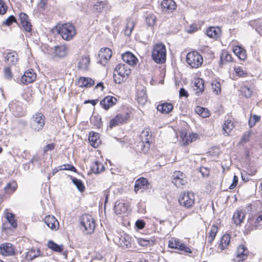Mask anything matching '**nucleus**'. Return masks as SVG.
Instances as JSON below:
<instances>
[{"instance_id":"obj_49","label":"nucleus","mask_w":262,"mask_h":262,"mask_svg":"<svg viewBox=\"0 0 262 262\" xmlns=\"http://www.w3.org/2000/svg\"><path fill=\"white\" fill-rule=\"evenodd\" d=\"M195 111L200 116L203 118L209 117L210 115L209 112L207 109L199 106L196 107Z\"/></svg>"},{"instance_id":"obj_23","label":"nucleus","mask_w":262,"mask_h":262,"mask_svg":"<svg viewBox=\"0 0 262 262\" xmlns=\"http://www.w3.org/2000/svg\"><path fill=\"white\" fill-rule=\"evenodd\" d=\"M45 222L48 227L52 230H56L58 228L59 223L53 215H48L45 219Z\"/></svg>"},{"instance_id":"obj_4","label":"nucleus","mask_w":262,"mask_h":262,"mask_svg":"<svg viewBox=\"0 0 262 262\" xmlns=\"http://www.w3.org/2000/svg\"><path fill=\"white\" fill-rule=\"evenodd\" d=\"M186 60L192 68H198L202 66L203 58L199 52L194 51L187 53Z\"/></svg>"},{"instance_id":"obj_56","label":"nucleus","mask_w":262,"mask_h":262,"mask_svg":"<svg viewBox=\"0 0 262 262\" xmlns=\"http://www.w3.org/2000/svg\"><path fill=\"white\" fill-rule=\"evenodd\" d=\"M8 10V7L3 0H0V14H5Z\"/></svg>"},{"instance_id":"obj_16","label":"nucleus","mask_w":262,"mask_h":262,"mask_svg":"<svg viewBox=\"0 0 262 262\" xmlns=\"http://www.w3.org/2000/svg\"><path fill=\"white\" fill-rule=\"evenodd\" d=\"M36 78V74L33 70H28L25 72L21 76V82L25 84L31 83L35 81Z\"/></svg>"},{"instance_id":"obj_30","label":"nucleus","mask_w":262,"mask_h":262,"mask_svg":"<svg viewBox=\"0 0 262 262\" xmlns=\"http://www.w3.org/2000/svg\"><path fill=\"white\" fill-rule=\"evenodd\" d=\"M127 211V207L124 203L117 201L114 206V211L117 215L125 213Z\"/></svg>"},{"instance_id":"obj_15","label":"nucleus","mask_w":262,"mask_h":262,"mask_svg":"<svg viewBox=\"0 0 262 262\" xmlns=\"http://www.w3.org/2000/svg\"><path fill=\"white\" fill-rule=\"evenodd\" d=\"M118 242L120 246L129 248L132 247V237L128 234L123 232L118 237Z\"/></svg>"},{"instance_id":"obj_53","label":"nucleus","mask_w":262,"mask_h":262,"mask_svg":"<svg viewBox=\"0 0 262 262\" xmlns=\"http://www.w3.org/2000/svg\"><path fill=\"white\" fill-rule=\"evenodd\" d=\"M260 120V117L256 115H253L252 117H251L248 121L249 126L250 128H252L256 123L259 122Z\"/></svg>"},{"instance_id":"obj_44","label":"nucleus","mask_w":262,"mask_h":262,"mask_svg":"<svg viewBox=\"0 0 262 262\" xmlns=\"http://www.w3.org/2000/svg\"><path fill=\"white\" fill-rule=\"evenodd\" d=\"M145 21L148 26L152 27L156 23V16L153 13L146 12Z\"/></svg>"},{"instance_id":"obj_43","label":"nucleus","mask_w":262,"mask_h":262,"mask_svg":"<svg viewBox=\"0 0 262 262\" xmlns=\"http://www.w3.org/2000/svg\"><path fill=\"white\" fill-rule=\"evenodd\" d=\"M17 185L15 182L8 183L4 187V190L6 193L11 194L16 190Z\"/></svg>"},{"instance_id":"obj_54","label":"nucleus","mask_w":262,"mask_h":262,"mask_svg":"<svg viewBox=\"0 0 262 262\" xmlns=\"http://www.w3.org/2000/svg\"><path fill=\"white\" fill-rule=\"evenodd\" d=\"M59 170H69L73 172H76V168L71 164H66L59 167Z\"/></svg>"},{"instance_id":"obj_50","label":"nucleus","mask_w":262,"mask_h":262,"mask_svg":"<svg viewBox=\"0 0 262 262\" xmlns=\"http://www.w3.org/2000/svg\"><path fill=\"white\" fill-rule=\"evenodd\" d=\"M15 215L12 213L8 212L6 214V219L8 222L10 224L11 226L15 228L17 226L16 220H15Z\"/></svg>"},{"instance_id":"obj_19","label":"nucleus","mask_w":262,"mask_h":262,"mask_svg":"<svg viewBox=\"0 0 262 262\" xmlns=\"http://www.w3.org/2000/svg\"><path fill=\"white\" fill-rule=\"evenodd\" d=\"M249 254V250L243 245H239L236 250V255L239 258L238 261H243L246 259Z\"/></svg>"},{"instance_id":"obj_36","label":"nucleus","mask_w":262,"mask_h":262,"mask_svg":"<svg viewBox=\"0 0 262 262\" xmlns=\"http://www.w3.org/2000/svg\"><path fill=\"white\" fill-rule=\"evenodd\" d=\"M40 251L39 249L35 250V249H31L26 252L25 258L27 260H32L34 258L40 255Z\"/></svg>"},{"instance_id":"obj_57","label":"nucleus","mask_w":262,"mask_h":262,"mask_svg":"<svg viewBox=\"0 0 262 262\" xmlns=\"http://www.w3.org/2000/svg\"><path fill=\"white\" fill-rule=\"evenodd\" d=\"M121 125L120 122H119L117 119H116V117L115 116L114 118L111 119L109 123V127L110 128H113L114 127Z\"/></svg>"},{"instance_id":"obj_13","label":"nucleus","mask_w":262,"mask_h":262,"mask_svg":"<svg viewBox=\"0 0 262 262\" xmlns=\"http://www.w3.org/2000/svg\"><path fill=\"white\" fill-rule=\"evenodd\" d=\"M117 99L113 96H106L100 102V106L105 111H108L116 104Z\"/></svg>"},{"instance_id":"obj_51","label":"nucleus","mask_w":262,"mask_h":262,"mask_svg":"<svg viewBox=\"0 0 262 262\" xmlns=\"http://www.w3.org/2000/svg\"><path fill=\"white\" fill-rule=\"evenodd\" d=\"M241 92L245 97H250L253 93V89L248 85H244L241 88Z\"/></svg>"},{"instance_id":"obj_63","label":"nucleus","mask_w":262,"mask_h":262,"mask_svg":"<svg viewBox=\"0 0 262 262\" xmlns=\"http://www.w3.org/2000/svg\"><path fill=\"white\" fill-rule=\"evenodd\" d=\"M4 75L6 78L10 79L12 77L11 69L9 67H6L4 70Z\"/></svg>"},{"instance_id":"obj_48","label":"nucleus","mask_w":262,"mask_h":262,"mask_svg":"<svg viewBox=\"0 0 262 262\" xmlns=\"http://www.w3.org/2000/svg\"><path fill=\"white\" fill-rule=\"evenodd\" d=\"M233 123L231 121L226 120L223 125V134L229 135L230 132L232 129Z\"/></svg>"},{"instance_id":"obj_26","label":"nucleus","mask_w":262,"mask_h":262,"mask_svg":"<svg viewBox=\"0 0 262 262\" xmlns=\"http://www.w3.org/2000/svg\"><path fill=\"white\" fill-rule=\"evenodd\" d=\"M234 54L241 60H245L247 58L246 50L242 46H236L233 48Z\"/></svg>"},{"instance_id":"obj_33","label":"nucleus","mask_w":262,"mask_h":262,"mask_svg":"<svg viewBox=\"0 0 262 262\" xmlns=\"http://www.w3.org/2000/svg\"><path fill=\"white\" fill-rule=\"evenodd\" d=\"M245 217V214L243 210L236 211L232 216V220L236 225H240Z\"/></svg>"},{"instance_id":"obj_9","label":"nucleus","mask_w":262,"mask_h":262,"mask_svg":"<svg viewBox=\"0 0 262 262\" xmlns=\"http://www.w3.org/2000/svg\"><path fill=\"white\" fill-rule=\"evenodd\" d=\"M152 135L150 129L148 128H145L141 133L140 138L143 144V148L142 150L144 152L147 151L150 147V139H151Z\"/></svg>"},{"instance_id":"obj_8","label":"nucleus","mask_w":262,"mask_h":262,"mask_svg":"<svg viewBox=\"0 0 262 262\" xmlns=\"http://www.w3.org/2000/svg\"><path fill=\"white\" fill-rule=\"evenodd\" d=\"M172 182L178 188H182L187 183L185 174L180 171H175L172 175Z\"/></svg>"},{"instance_id":"obj_41","label":"nucleus","mask_w":262,"mask_h":262,"mask_svg":"<svg viewBox=\"0 0 262 262\" xmlns=\"http://www.w3.org/2000/svg\"><path fill=\"white\" fill-rule=\"evenodd\" d=\"M90 123L97 128H100L102 126L101 117L99 115H92L90 118Z\"/></svg>"},{"instance_id":"obj_27","label":"nucleus","mask_w":262,"mask_h":262,"mask_svg":"<svg viewBox=\"0 0 262 262\" xmlns=\"http://www.w3.org/2000/svg\"><path fill=\"white\" fill-rule=\"evenodd\" d=\"M195 93L199 96L202 94L204 90V81L202 78H197L195 80L193 86Z\"/></svg>"},{"instance_id":"obj_38","label":"nucleus","mask_w":262,"mask_h":262,"mask_svg":"<svg viewBox=\"0 0 262 262\" xmlns=\"http://www.w3.org/2000/svg\"><path fill=\"white\" fill-rule=\"evenodd\" d=\"M104 169L103 164L98 161H96L91 167V171L95 174H98L103 171Z\"/></svg>"},{"instance_id":"obj_59","label":"nucleus","mask_w":262,"mask_h":262,"mask_svg":"<svg viewBox=\"0 0 262 262\" xmlns=\"http://www.w3.org/2000/svg\"><path fill=\"white\" fill-rule=\"evenodd\" d=\"M196 138V136L195 134H192L189 135V138H186V140L183 139V143L184 145H187L189 143L193 142V141L195 140Z\"/></svg>"},{"instance_id":"obj_3","label":"nucleus","mask_w":262,"mask_h":262,"mask_svg":"<svg viewBox=\"0 0 262 262\" xmlns=\"http://www.w3.org/2000/svg\"><path fill=\"white\" fill-rule=\"evenodd\" d=\"M58 33L63 39L68 41L73 39L76 33L74 26L70 23H66L60 26Z\"/></svg>"},{"instance_id":"obj_34","label":"nucleus","mask_w":262,"mask_h":262,"mask_svg":"<svg viewBox=\"0 0 262 262\" xmlns=\"http://www.w3.org/2000/svg\"><path fill=\"white\" fill-rule=\"evenodd\" d=\"M108 8V5L105 3L100 1L97 2L93 8V11L94 12L102 13L106 11Z\"/></svg>"},{"instance_id":"obj_24","label":"nucleus","mask_w":262,"mask_h":262,"mask_svg":"<svg viewBox=\"0 0 262 262\" xmlns=\"http://www.w3.org/2000/svg\"><path fill=\"white\" fill-rule=\"evenodd\" d=\"M5 61L9 65H15L18 61V56L15 51L7 53L4 56Z\"/></svg>"},{"instance_id":"obj_6","label":"nucleus","mask_w":262,"mask_h":262,"mask_svg":"<svg viewBox=\"0 0 262 262\" xmlns=\"http://www.w3.org/2000/svg\"><path fill=\"white\" fill-rule=\"evenodd\" d=\"M168 247L178 250L179 251L178 253L182 254L192 253V251L184 243H181L179 239L175 238H171L169 241Z\"/></svg>"},{"instance_id":"obj_31","label":"nucleus","mask_w":262,"mask_h":262,"mask_svg":"<svg viewBox=\"0 0 262 262\" xmlns=\"http://www.w3.org/2000/svg\"><path fill=\"white\" fill-rule=\"evenodd\" d=\"M89 141L91 145L96 148L97 147L100 143L99 134L94 132H90L88 138Z\"/></svg>"},{"instance_id":"obj_37","label":"nucleus","mask_w":262,"mask_h":262,"mask_svg":"<svg viewBox=\"0 0 262 262\" xmlns=\"http://www.w3.org/2000/svg\"><path fill=\"white\" fill-rule=\"evenodd\" d=\"M221 30L219 28L209 27L206 31V35L210 38H217L220 36Z\"/></svg>"},{"instance_id":"obj_64","label":"nucleus","mask_w":262,"mask_h":262,"mask_svg":"<svg viewBox=\"0 0 262 262\" xmlns=\"http://www.w3.org/2000/svg\"><path fill=\"white\" fill-rule=\"evenodd\" d=\"M189 96L188 92L184 88H182L179 90V97L187 98Z\"/></svg>"},{"instance_id":"obj_60","label":"nucleus","mask_w":262,"mask_h":262,"mask_svg":"<svg viewBox=\"0 0 262 262\" xmlns=\"http://www.w3.org/2000/svg\"><path fill=\"white\" fill-rule=\"evenodd\" d=\"M145 223L143 220H138L135 223V227L139 230L143 229L145 227Z\"/></svg>"},{"instance_id":"obj_46","label":"nucleus","mask_w":262,"mask_h":262,"mask_svg":"<svg viewBox=\"0 0 262 262\" xmlns=\"http://www.w3.org/2000/svg\"><path fill=\"white\" fill-rule=\"evenodd\" d=\"M218 231V227L216 225H213L211 228L210 231V233L208 236V242L212 244L213 241H214L216 233Z\"/></svg>"},{"instance_id":"obj_58","label":"nucleus","mask_w":262,"mask_h":262,"mask_svg":"<svg viewBox=\"0 0 262 262\" xmlns=\"http://www.w3.org/2000/svg\"><path fill=\"white\" fill-rule=\"evenodd\" d=\"M121 125L120 122H119L117 119H116V117L115 116L114 118L111 119L109 123V127L110 128H113L114 127Z\"/></svg>"},{"instance_id":"obj_32","label":"nucleus","mask_w":262,"mask_h":262,"mask_svg":"<svg viewBox=\"0 0 262 262\" xmlns=\"http://www.w3.org/2000/svg\"><path fill=\"white\" fill-rule=\"evenodd\" d=\"M90 63V58L89 56L82 57L78 62V68L80 70L87 71L89 68Z\"/></svg>"},{"instance_id":"obj_11","label":"nucleus","mask_w":262,"mask_h":262,"mask_svg":"<svg viewBox=\"0 0 262 262\" xmlns=\"http://www.w3.org/2000/svg\"><path fill=\"white\" fill-rule=\"evenodd\" d=\"M19 20L24 30L26 32L31 33L32 26L28 15L25 13L21 12L19 14Z\"/></svg>"},{"instance_id":"obj_12","label":"nucleus","mask_w":262,"mask_h":262,"mask_svg":"<svg viewBox=\"0 0 262 262\" xmlns=\"http://www.w3.org/2000/svg\"><path fill=\"white\" fill-rule=\"evenodd\" d=\"M151 188V185L148 181L147 179L141 177L138 179L135 183L134 191L137 193L140 189L148 190Z\"/></svg>"},{"instance_id":"obj_45","label":"nucleus","mask_w":262,"mask_h":262,"mask_svg":"<svg viewBox=\"0 0 262 262\" xmlns=\"http://www.w3.org/2000/svg\"><path fill=\"white\" fill-rule=\"evenodd\" d=\"M71 179L73 183L76 186L79 191L82 192L85 190V186L81 180L73 177H71Z\"/></svg>"},{"instance_id":"obj_52","label":"nucleus","mask_w":262,"mask_h":262,"mask_svg":"<svg viewBox=\"0 0 262 262\" xmlns=\"http://www.w3.org/2000/svg\"><path fill=\"white\" fill-rule=\"evenodd\" d=\"M13 23H16L18 24L16 17L11 15L9 16L3 22V26H10Z\"/></svg>"},{"instance_id":"obj_29","label":"nucleus","mask_w":262,"mask_h":262,"mask_svg":"<svg viewBox=\"0 0 262 262\" xmlns=\"http://www.w3.org/2000/svg\"><path fill=\"white\" fill-rule=\"evenodd\" d=\"M95 84V81L89 77H80L78 81V85L80 87L90 88Z\"/></svg>"},{"instance_id":"obj_61","label":"nucleus","mask_w":262,"mask_h":262,"mask_svg":"<svg viewBox=\"0 0 262 262\" xmlns=\"http://www.w3.org/2000/svg\"><path fill=\"white\" fill-rule=\"evenodd\" d=\"M200 172L203 177H207L210 173V169L205 167H201L200 169Z\"/></svg>"},{"instance_id":"obj_25","label":"nucleus","mask_w":262,"mask_h":262,"mask_svg":"<svg viewBox=\"0 0 262 262\" xmlns=\"http://www.w3.org/2000/svg\"><path fill=\"white\" fill-rule=\"evenodd\" d=\"M173 108V105L169 102L161 103L157 106V110L162 114H168L172 111Z\"/></svg>"},{"instance_id":"obj_62","label":"nucleus","mask_w":262,"mask_h":262,"mask_svg":"<svg viewBox=\"0 0 262 262\" xmlns=\"http://www.w3.org/2000/svg\"><path fill=\"white\" fill-rule=\"evenodd\" d=\"M238 177L236 175L233 176V178L232 180V182L231 185L229 186V188L230 189H234L237 185L238 183Z\"/></svg>"},{"instance_id":"obj_14","label":"nucleus","mask_w":262,"mask_h":262,"mask_svg":"<svg viewBox=\"0 0 262 262\" xmlns=\"http://www.w3.org/2000/svg\"><path fill=\"white\" fill-rule=\"evenodd\" d=\"M112 55V52L110 49L108 48L101 49L98 54L99 63L102 65H105Z\"/></svg>"},{"instance_id":"obj_21","label":"nucleus","mask_w":262,"mask_h":262,"mask_svg":"<svg viewBox=\"0 0 262 262\" xmlns=\"http://www.w3.org/2000/svg\"><path fill=\"white\" fill-rule=\"evenodd\" d=\"M68 47L66 45H59L54 47V56L59 58H63L68 53Z\"/></svg>"},{"instance_id":"obj_18","label":"nucleus","mask_w":262,"mask_h":262,"mask_svg":"<svg viewBox=\"0 0 262 262\" xmlns=\"http://www.w3.org/2000/svg\"><path fill=\"white\" fill-rule=\"evenodd\" d=\"M114 73L117 74L122 78H124L125 76H128L131 72L130 69H128L126 65L120 63L116 66Z\"/></svg>"},{"instance_id":"obj_20","label":"nucleus","mask_w":262,"mask_h":262,"mask_svg":"<svg viewBox=\"0 0 262 262\" xmlns=\"http://www.w3.org/2000/svg\"><path fill=\"white\" fill-rule=\"evenodd\" d=\"M246 226L252 230H259L262 228V223H261V221L258 219L251 217L248 219Z\"/></svg>"},{"instance_id":"obj_47","label":"nucleus","mask_w":262,"mask_h":262,"mask_svg":"<svg viewBox=\"0 0 262 262\" xmlns=\"http://www.w3.org/2000/svg\"><path fill=\"white\" fill-rule=\"evenodd\" d=\"M211 86L213 92L216 95H219L221 92V85L219 80L214 79L211 82Z\"/></svg>"},{"instance_id":"obj_10","label":"nucleus","mask_w":262,"mask_h":262,"mask_svg":"<svg viewBox=\"0 0 262 262\" xmlns=\"http://www.w3.org/2000/svg\"><path fill=\"white\" fill-rule=\"evenodd\" d=\"M16 249L11 243H4L0 245V254L5 256L15 255Z\"/></svg>"},{"instance_id":"obj_42","label":"nucleus","mask_w":262,"mask_h":262,"mask_svg":"<svg viewBox=\"0 0 262 262\" xmlns=\"http://www.w3.org/2000/svg\"><path fill=\"white\" fill-rule=\"evenodd\" d=\"M48 247L55 252H61L63 251L62 245H58L53 241H49L48 243Z\"/></svg>"},{"instance_id":"obj_22","label":"nucleus","mask_w":262,"mask_h":262,"mask_svg":"<svg viewBox=\"0 0 262 262\" xmlns=\"http://www.w3.org/2000/svg\"><path fill=\"white\" fill-rule=\"evenodd\" d=\"M161 5L163 11L168 12H171L177 7L175 2L173 0H163Z\"/></svg>"},{"instance_id":"obj_39","label":"nucleus","mask_w":262,"mask_h":262,"mask_svg":"<svg viewBox=\"0 0 262 262\" xmlns=\"http://www.w3.org/2000/svg\"><path fill=\"white\" fill-rule=\"evenodd\" d=\"M232 61V58L231 55L229 54L227 51H223L220 57V66L222 67L224 64L231 62Z\"/></svg>"},{"instance_id":"obj_40","label":"nucleus","mask_w":262,"mask_h":262,"mask_svg":"<svg viewBox=\"0 0 262 262\" xmlns=\"http://www.w3.org/2000/svg\"><path fill=\"white\" fill-rule=\"evenodd\" d=\"M115 116L116 117V119L120 122L121 124L126 123L128 121L130 117L129 114L126 112L118 113Z\"/></svg>"},{"instance_id":"obj_5","label":"nucleus","mask_w":262,"mask_h":262,"mask_svg":"<svg viewBox=\"0 0 262 262\" xmlns=\"http://www.w3.org/2000/svg\"><path fill=\"white\" fill-rule=\"evenodd\" d=\"M80 224L84 228L87 234L93 233L96 226L94 219L89 214H84L81 216Z\"/></svg>"},{"instance_id":"obj_28","label":"nucleus","mask_w":262,"mask_h":262,"mask_svg":"<svg viewBox=\"0 0 262 262\" xmlns=\"http://www.w3.org/2000/svg\"><path fill=\"white\" fill-rule=\"evenodd\" d=\"M9 107L13 111L16 117H20L24 115L23 107L19 104L12 102L9 104Z\"/></svg>"},{"instance_id":"obj_17","label":"nucleus","mask_w":262,"mask_h":262,"mask_svg":"<svg viewBox=\"0 0 262 262\" xmlns=\"http://www.w3.org/2000/svg\"><path fill=\"white\" fill-rule=\"evenodd\" d=\"M122 60L129 65L136 66L138 61L136 56L130 52H126L122 55Z\"/></svg>"},{"instance_id":"obj_7","label":"nucleus","mask_w":262,"mask_h":262,"mask_svg":"<svg viewBox=\"0 0 262 262\" xmlns=\"http://www.w3.org/2000/svg\"><path fill=\"white\" fill-rule=\"evenodd\" d=\"M194 196L192 192H184L180 194L179 198V202L180 205L189 208L194 204Z\"/></svg>"},{"instance_id":"obj_55","label":"nucleus","mask_w":262,"mask_h":262,"mask_svg":"<svg viewBox=\"0 0 262 262\" xmlns=\"http://www.w3.org/2000/svg\"><path fill=\"white\" fill-rule=\"evenodd\" d=\"M136 240L137 243L142 247H146L148 245H149L150 244V241L148 239L141 238V237H138L136 238Z\"/></svg>"},{"instance_id":"obj_1","label":"nucleus","mask_w":262,"mask_h":262,"mask_svg":"<svg viewBox=\"0 0 262 262\" xmlns=\"http://www.w3.org/2000/svg\"><path fill=\"white\" fill-rule=\"evenodd\" d=\"M152 60L157 63L163 64L166 60V49L165 46L162 43L156 44L151 52Z\"/></svg>"},{"instance_id":"obj_35","label":"nucleus","mask_w":262,"mask_h":262,"mask_svg":"<svg viewBox=\"0 0 262 262\" xmlns=\"http://www.w3.org/2000/svg\"><path fill=\"white\" fill-rule=\"evenodd\" d=\"M230 242V236L228 234L223 235L221 239L219 245V248L223 250L227 248Z\"/></svg>"},{"instance_id":"obj_2","label":"nucleus","mask_w":262,"mask_h":262,"mask_svg":"<svg viewBox=\"0 0 262 262\" xmlns=\"http://www.w3.org/2000/svg\"><path fill=\"white\" fill-rule=\"evenodd\" d=\"M45 124V116L40 113H36L30 119V127L34 132H40L41 130Z\"/></svg>"}]
</instances>
